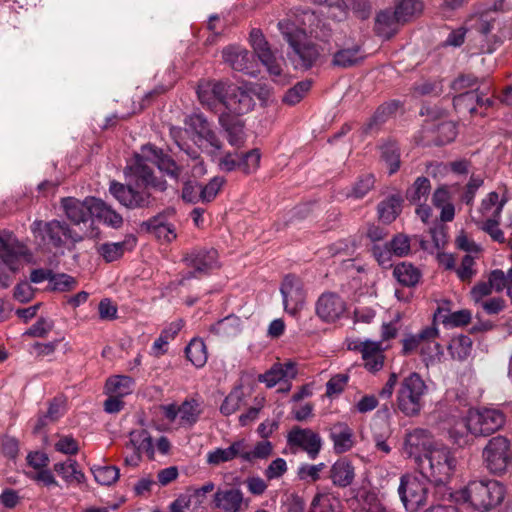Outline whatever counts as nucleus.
I'll return each instance as SVG.
<instances>
[{
    "label": "nucleus",
    "mask_w": 512,
    "mask_h": 512,
    "mask_svg": "<svg viewBox=\"0 0 512 512\" xmlns=\"http://www.w3.org/2000/svg\"><path fill=\"white\" fill-rule=\"evenodd\" d=\"M284 38L293 50L290 58L296 68H310L319 56L317 48L308 41L304 30L293 23L281 21L278 23Z\"/></svg>",
    "instance_id": "6"
},
{
    "label": "nucleus",
    "mask_w": 512,
    "mask_h": 512,
    "mask_svg": "<svg viewBox=\"0 0 512 512\" xmlns=\"http://www.w3.org/2000/svg\"><path fill=\"white\" fill-rule=\"evenodd\" d=\"M148 228L158 239L165 242H171L177 236L174 225L164 221L161 216L150 220Z\"/></svg>",
    "instance_id": "44"
},
{
    "label": "nucleus",
    "mask_w": 512,
    "mask_h": 512,
    "mask_svg": "<svg viewBox=\"0 0 512 512\" xmlns=\"http://www.w3.org/2000/svg\"><path fill=\"white\" fill-rule=\"evenodd\" d=\"M433 205L441 210L440 218L443 222H450L455 215V208L451 201V193L448 186L438 187L432 195Z\"/></svg>",
    "instance_id": "33"
},
{
    "label": "nucleus",
    "mask_w": 512,
    "mask_h": 512,
    "mask_svg": "<svg viewBox=\"0 0 512 512\" xmlns=\"http://www.w3.org/2000/svg\"><path fill=\"white\" fill-rule=\"evenodd\" d=\"M211 331L223 337L237 335L240 331L239 321L235 317H226L213 325Z\"/></svg>",
    "instance_id": "53"
},
{
    "label": "nucleus",
    "mask_w": 512,
    "mask_h": 512,
    "mask_svg": "<svg viewBox=\"0 0 512 512\" xmlns=\"http://www.w3.org/2000/svg\"><path fill=\"white\" fill-rule=\"evenodd\" d=\"M185 125L187 127L185 130L179 127H171L170 135L180 150L184 151L191 159H198L199 153L198 150L191 148L184 142V136L188 134V132L192 133L194 144L202 152L213 156L221 149V141L202 114L195 113L188 116L185 119Z\"/></svg>",
    "instance_id": "2"
},
{
    "label": "nucleus",
    "mask_w": 512,
    "mask_h": 512,
    "mask_svg": "<svg viewBox=\"0 0 512 512\" xmlns=\"http://www.w3.org/2000/svg\"><path fill=\"white\" fill-rule=\"evenodd\" d=\"M439 330L435 324L423 328L417 334H407L402 339V353L409 355L419 353L424 361H433L443 354L437 342Z\"/></svg>",
    "instance_id": "8"
},
{
    "label": "nucleus",
    "mask_w": 512,
    "mask_h": 512,
    "mask_svg": "<svg viewBox=\"0 0 512 512\" xmlns=\"http://www.w3.org/2000/svg\"><path fill=\"white\" fill-rule=\"evenodd\" d=\"M441 322L448 327H460L467 325L472 318V314L468 309H462L451 313H444L442 308H438L435 314Z\"/></svg>",
    "instance_id": "42"
},
{
    "label": "nucleus",
    "mask_w": 512,
    "mask_h": 512,
    "mask_svg": "<svg viewBox=\"0 0 512 512\" xmlns=\"http://www.w3.org/2000/svg\"><path fill=\"white\" fill-rule=\"evenodd\" d=\"M225 183V179L220 176H216L210 180L205 186L200 185L199 198L202 202L212 201L219 193Z\"/></svg>",
    "instance_id": "54"
},
{
    "label": "nucleus",
    "mask_w": 512,
    "mask_h": 512,
    "mask_svg": "<svg viewBox=\"0 0 512 512\" xmlns=\"http://www.w3.org/2000/svg\"><path fill=\"white\" fill-rule=\"evenodd\" d=\"M136 240L133 237L127 238L122 242H107L97 246V252L106 262H113L120 259L126 251H130L135 246Z\"/></svg>",
    "instance_id": "31"
},
{
    "label": "nucleus",
    "mask_w": 512,
    "mask_h": 512,
    "mask_svg": "<svg viewBox=\"0 0 512 512\" xmlns=\"http://www.w3.org/2000/svg\"><path fill=\"white\" fill-rule=\"evenodd\" d=\"M76 286V280L67 274H53L50 278L49 287L55 291H68Z\"/></svg>",
    "instance_id": "60"
},
{
    "label": "nucleus",
    "mask_w": 512,
    "mask_h": 512,
    "mask_svg": "<svg viewBox=\"0 0 512 512\" xmlns=\"http://www.w3.org/2000/svg\"><path fill=\"white\" fill-rule=\"evenodd\" d=\"M0 257L10 270L17 269V260L23 258L30 260L31 255L27 247L10 234L0 235Z\"/></svg>",
    "instance_id": "21"
},
{
    "label": "nucleus",
    "mask_w": 512,
    "mask_h": 512,
    "mask_svg": "<svg viewBox=\"0 0 512 512\" xmlns=\"http://www.w3.org/2000/svg\"><path fill=\"white\" fill-rule=\"evenodd\" d=\"M54 471L68 484H80L85 479L84 474L78 469L77 462L74 460L56 463Z\"/></svg>",
    "instance_id": "38"
},
{
    "label": "nucleus",
    "mask_w": 512,
    "mask_h": 512,
    "mask_svg": "<svg viewBox=\"0 0 512 512\" xmlns=\"http://www.w3.org/2000/svg\"><path fill=\"white\" fill-rule=\"evenodd\" d=\"M188 360L197 368L203 367L208 359L206 345L201 339H192L186 347Z\"/></svg>",
    "instance_id": "43"
},
{
    "label": "nucleus",
    "mask_w": 512,
    "mask_h": 512,
    "mask_svg": "<svg viewBox=\"0 0 512 512\" xmlns=\"http://www.w3.org/2000/svg\"><path fill=\"white\" fill-rule=\"evenodd\" d=\"M505 423L504 414L493 408L470 410L465 427L474 436H488L498 431Z\"/></svg>",
    "instance_id": "11"
},
{
    "label": "nucleus",
    "mask_w": 512,
    "mask_h": 512,
    "mask_svg": "<svg viewBox=\"0 0 512 512\" xmlns=\"http://www.w3.org/2000/svg\"><path fill=\"white\" fill-rule=\"evenodd\" d=\"M310 512H341L340 501L330 494H318L312 501Z\"/></svg>",
    "instance_id": "49"
},
{
    "label": "nucleus",
    "mask_w": 512,
    "mask_h": 512,
    "mask_svg": "<svg viewBox=\"0 0 512 512\" xmlns=\"http://www.w3.org/2000/svg\"><path fill=\"white\" fill-rule=\"evenodd\" d=\"M127 449L145 453L149 458L154 456V445L149 433L145 430H135L130 433V441Z\"/></svg>",
    "instance_id": "37"
},
{
    "label": "nucleus",
    "mask_w": 512,
    "mask_h": 512,
    "mask_svg": "<svg viewBox=\"0 0 512 512\" xmlns=\"http://www.w3.org/2000/svg\"><path fill=\"white\" fill-rule=\"evenodd\" d=\"M325 468L326 465L324 463H319L316 465L302 464L298 468L297 475L302 481L315 482L320 479V474Z\"/></svg>",
    "instance_id": "57"
},
{
    "label": "nucleus",
    "mask_w": 512,
    "mask_h": 512,
    "mask_svg": "<svg viewBox=\"0 0 512 512\" xmlns=\"http://www.w3.org/2000/svg\"><path fill=\"white\" fill-rule=\"evenodd\" d=\"M486 468L493 474H503L512 468V449L510 442L503 436L490 439L483 449Z\"/></svg>",
    "instance_id": "10"
},
{
    "label": "nucleus",
    "mask_w": 512,
    "mask_h": 512,
    "mask_svg": "<svg viewBox=\"0 0 512 512\" xmlns=\"http://www.w3.org/2000/svg\"><path fill=\"white\" fill-rule=\"evenodd\" d=\"M363 59L360 48L355 46L352 48L342 49L335 53L333 64L341 68L353 66Z\"/></svg>",
    "instance_id": "48"
},
{
    "label": "nucleus",
    "mask_w": 512,
    "mask_h": 512,
    "mask_svg": "<svg viewBox=\"0 0 512 512\" xmlns=\"http://www.w3.org/2000/svg\"><path fill=\"white\" fill-rule=\"evenodd\" d=\"M373 255L378 264L383 268H390L392 266L394 253L387 243L384 245H375L373 247Z\"/></svg>",
    "instance_id": "63"
},
{
    "label": "nucleus",
    "mask_w": 512,
    "mask_h": 512,
    "mask_svg": "<svg viewBox=\"0 0 512 512\" xmlns=\"http://www.w3.org/2000/svg\"><path fill=\"white\" fill-rule=\"evenodd\" d=\"M222 56L232 69L250 75L255 74V60L245 48L234 45L228 46L223 49Z\"/></svg>",
    "instance_id": "24"
},
{
    "label": "nucleus",
    "mask_w": 512,
    "mask_h": 512,
    "mask_svg": "<svg viewBox=\"0 0 512 512\" xmlns=\"http://www.w3.org/2000/svg\"><path fill=\"white\" fill-rule=\"evenodd\" d=\"M394 277L404 286H414L420 278L419 270L410 263L398 264L393 271Z\"/></svg>",
    "instance_id": "45"
},
{
    "label": "nucleus",
    "mask_w": 512,
    "mask_h": 512,
    "mask_svg": "<svg viewBox=\"0 0 512 512\" xmlns=\"http://www.w3.org/2000/svg\"><path fill=\"white\" fill-rule=\"evenodd\" d=\"M94 203L93 217L98 218L99 220L103 221L104 224L112 228H119L122 225L123 219L120 214H118L100 199H97Z\"/></svg>",
    "instance_id": "40"
},
{
    "label": "nucleus",
    "mask_w": 512,
    "mask_h": 512,
    "mask_svg": "<svg viewBox=\"0 0 512 512\" xmlns=\"http://www.w3.org/2000/svg\"><path fill=\"white\" fill-rule=\"evenodd\" d=\"M134 388V380L129 376H113L106 382V390L109 395L124 397L130 394Z\"/></svg>",
    "instance_id": "41"
},
{
    "label": "nucleus",
    "mask_w": 512,
    "mask_h": 512,
    "mask_svg": "<svg viewBox=\"0 0 512 512\" xmlns=\"http://www.w3.org/2000/svg\"><path fill=\"white\" fill-rule=\"evenodd\" d=\"M219 123L226 131L228 142L232 146L240 147L244 143V122L241 117H230L227 114H220Z\"/></svg>",
    "instance_id": "30"
},
{
    "label": "nucleus",
    "mask_w": 512,
    "mask_h": 512,
    "mask_svg": "<svg viewBox=\"0 0 512 512\" xmlns=\"http://www.w3.org/2000/svg\"><path fill=\"white\" fill-rule=\"evenodd\" d=\"M400 209L401 203L399 199L391 197L379 204V217L383 222L390 223L398 216Z\"/></svg>",
    "instance_id": "50"
},
{
    "label": "nucleus",
    "mask_w": 512,
    "mask_h": 512,
    "mask_svg": "<svg viewBox=\"0 0 512 512\" xmlns=\"http://www.w3.org/2000/svg\"><path fill=\"white\" fill-rule=\"evenodd\" d=\"M428 386L416 372L404 377L397 392V407L406 416L413 417L420 413L424 406L423 398Z\"/></svg>",
    "instance_id": "7"
},
{
    "label": "nucleus",
    "mask_w": 512,
    "mask_h": 512,
    "mask_svg": "<svg viewBox=\"0 0 512 512\" xmlns=\"http://www.w3.org/2000/svg\"><path fill=\"white\" fill-rule=\"evenodd\" d=\"M472 344L469 336L459 335L450 341L448 349L454 359L464 360L471 354Z\"/></svg>",
    "instance_id": "47"
},
{
    "label": "nucleus",
    "mask_w": 512,
    "mask_h": 512,
    "mask_svg": "<svg viewBox=\"0 0 512 512\" xmlns=\"http://www.w3.org/2000/svg\"><path fill=\"white\" fill-rule=\"evenodd\" d=\"M394 253V256L405 257L410 252V239L404 234H397L387 243Z\"/></svg>",
    "instance_id": "61"
},
{
    "label": "nucleus",
    "mask_w": 512,
    "mask_h": 512,
    "mask_svg": "<svg viewBox=\"0 0 512 512\" xmlns=\"http://www.w3.org/2000/svg\"><path fill=\"white\" fill-rule=\"evenodd\" d=\"M425 479L407 474L401 477L398 492L408 512H416L425 506L428 498V487Z\"/></svg>",
    "instance_id": "13"
},
{
    "label": "nucleus",
    "mask_w": 512,
    "mask_h": 512,
    "mask_svg": "<svg viewBox=\"0 0 512 512\" xmlns=\"http://www.w3.org/2000/svg\"><path fill=\"white\" fill-rule=\"evenodd\" d=\"M236 458L243 461V440L237 439L228 447H218L206 454V463L211 467H218L224 463L231 462Z\"/></svg>",
    "instance_id": "27"
},
{
    "label": "nucleus",
    "mask_w": 512,
    "mask_h": 512,
    "mask_svg": "<svg viewBox=\"0 0 512 512\" xmlns=\"http://www.w3.org/2000/svg\"><path fill=\"white\" fill-rule=\"evenodd\" d=\"M243 405V392L240 389L232 391L220 407L223 415L229 416L238 411Z\"/></svg>",
    "instance_id": "55"
},
{
    "label": "nucleus",
    "mask_w": 512,
    "mask_h": 512,
    "mask_svg": "<svg viewBox=\"0 0 512 512\" xmlns=\"http://www.w3.org/2000/svg\"><path fill=\"white\" fill-rule=\"evenodd\" d=\"M31 229L35 237H40L46 245L55 248L64 246L67 240L74 243L82 240V236L73 232L65 222L58 220L35 221Z\"/></svg>",
    "instance_id": "12"
},
{
    "label": "nucleus",
    "mask_w": 512,
    "mask_h": 512,
    "mask_svg": "<svg viewBox=\"0 0 512 512\" xmlns=\"http://www.w3.org/2000/svg\"><path fill=\"white\" fill-rule=\"evenodd\" d=\"M148 162L156 165L161 172L170 177H178L179 168L168 155L163 154L161 150L153 145H144L141 153L135 155L133 161L125 169V174L130 178V183L125 186L112 181L110 184V193L123 206L127 208L149 206L152 202L151 191H164L166 189V182L153 175Z\"/></svg>",
    "instance_id": "1"
},
{
    "label": "nucleus",
    "mask_w": 512,
    "mask_h": 512,
    "mask_svg": "<svg viewBox=\"0 0 512 512\" xmlns=\"http://www.w3.org/2000/svg\"><path fill=\"white\" fill-rule=\"evenodd\" d=\"M287 443L291 449L302 450L310 459H315L323 445L321 436L309 428L293 427L287 435Z\"/></svg>",
    "instance_id": "15"
},
{
    "label": "nucleus",
    "mask_w": 512,
    "mask_h": 512,
    "mask_svg": "<svg viewBox=\"0 0 512 512\" xmlns=\"http://www.w3.org/2000/svg\"><path fill=\"white\" fill-rule=\"evenodd\" d=\"M222 105L223 110L220 114H227L230 117H241L253 109L255 100L252 91L247 87L228 83Z\"/></svg>",
    "instance_id": "14"
},
{
    "label": "nucleus",
    "mask_w": 512,
    "mask_h": 512,
    "mask_svg": "<svg viewBox=\"0 0 512 512\" xmlns=\"http://www.w3.org/2000/svg\"><path fill=\"white\" fill-rule=\"evenodd\" d=\"M354 476V467L345 459L336 461L330 470V478L338 487L349 486L353 482Z\"/></svg>",
    "instance_id": "34"
},
{
    "label": "nucleus",
    "mask_w": 512,
    "mask_h": 512,
    "mask_svg": "<svg viewBox=\"0 0 512 512\" xmlns=\"http://www.w3.org/2000/svg\"><path fill=\"white\" fill-rule=\"evenodd\" d=\"M214 506L224 512H241L249 505L244 494L237 488L218 489L214 494Z\"/></svg>",
    "instance_id": "25"
},
{
    "label": "nucleus",
    "mask_w": 512,
    "mask_h": 512,
    "mask_svg": "<svg viewBox=\"0 0 512 512\" xmlns=\"http://www.w3.org/2000/svg\"><path fill=\"white\" fill-rule=\"evenodd\" d=\"M347 304L334 292L322 293L315 304L316 315L324 322L333 323L345 315Z\"/></svg>",
    "instance_id": "18"
},
{
    "label": "nucleus",
    "mask_w": 512,
    "mask_h": 512,
    "mask_svg": "<svg viewBox=\"0 0 512 512\" xmlns=\"http://www.w3.org/2000/svg\"><path fill=\"white\" fill-rule=\"evenodd\" d=\"M330 437L337 453L349 451L354 445L353 431L346 423H336L331 427Z\"/></svg>",
    "instance_id": "32"
},
{
    "label": "nucleus",
    "mask_w": 512,
    "mask_h": 512,
    "mask_svg": "<svg viewBox=\"0 0 512 512\" xmlns=\"http://www.w3.org/2000/svg\"><path fill=\"white\" fill-rule=\"evenodd\" d=\"M250 44L273 81L281 85L288 83V76L283 70L284 59L275 55L259 29L250 32Z\"/></svg>",
    "instance_id": "9"
},
{
    "label": "nucleus",
    "mask_w": 512,
    "mask_h": 512,
    "mask_svg": "<svg viewBox=\"0 0 512 512\" xmlns=\"http://www.w3.org/2000/svg\"><path fill=\"white\" fill-rule=\"evenodd\" d=\"M433 435L426 429L416 428L405 436L403 452L418 463L423 456L428 454L434 446L439 445Z\"/></svg>",
    "instance_id": "16"
},
{
    "label": "nucleus",
    "mask_w": 512,
    "mask_h": 512,
    "mask_svg": "<svg viewBox=\"0 0 512 512\" xmlns=\"http://www.w3.org/2000/svg\"><path fill=\"white\" fill-rule=\"evenodd\" d=\"M388 348L382 342L371 341L362 352V360L364 367L371 373L380 371L384 366L385 355L384 351Z\"/></svg>",
    "instance_id": "29"
},
{
    "label": "nucleus",
    "mask_w": 512,
    "mask_h": 512,
    "mask_svg": "<svg viewBox=\"0 0 512 512\" xmlns=\"http://www.w3.org/2000/svg\"><path fill=\"white\" fill-rule=\"evenodd\" d=\"M401 22L396 18L394 12L385 10L377 15L375 30L378 35L386 39L396 34Z\"/></svg>",
    "instance_id": "35"
},
{
    "label": "nucleus",
    "mask_w": 512,
    "mask_h": 512,
    "mask_svg": "<svg viewBox=\"0 0 512 512\" xmlns=\"http://www.w3.org/2000/svg\"><path fill=\"white\" fill-rule=\"evenodd\" d=\"M280 290L286 312L296 315L304 306L306 298L301 280L294 275H287Z\"/></svg>",
    "instance_id": "19"
},
{
    "label": "nucleus",
    "mask_w": 512,
    "mask_h": 512,
    "mask_svg": "<svg viewBox=\"0 0 512 512\" xmlns=\"http://www.w3.org/2000/svg\"><path fill=\"white\" fill-rule=\"evenodd\" d=\"M241 440H243L244 462H253L256 459H266L272 454L273 446L271 442L267 440L259 441L253 447L246 439L241 438Z\"/></svg>",
    "instance_id": "36"
},
{
    "label": "nucleus",
    "mask_w": 512,
    "mask_h": 512,
    "mask_svg": "<svg viewBox=\"0 0 512 512\" xmlns=\"http://www.w3.org/2000/svg\"><path fill=\"white\" fill-rule=\"evenodd\" d=\"M506 203L507 197L505 195H499L497 192L492 191L482 199L476 215L472 216V221L478 228L499 243L505 242L504 233L499 228V225Z\"/></svg>",
    "instance_id": "5"
},
{
    "label": "nucleus",
    "mask_w": 512,
    "mask_h": 512,
    "mask_svg": "<svg viewBox=\"0 0 512 512\" xmlns=\"http://www.w3.org/2000/svg\"><path fill=\"white\" fill-rule=\"evenodd\" d=\"M374 176L371 174H366L362 176L353 186L351 191V196L355 198L364 197L370 189L374 186Z\"/></svg>",
    "instance_id": "64"
},
{
    "label": "nucleus",
    "mask_w": 512,
    "mask_h": 512,
    "mask_svg": "<svg viewBox=\"0 0 512 512\" xmlns=\"http://www.w3.org/2000/svg\"><path fill=\"white\" fill-rule=\"evenodd\" d=\"M184 261L188 267L194 268L189 277H197L219 267L218 252L212 248L194 250L184 258Z\"/></svg>",
    "instance_id": "22"
},
{
    "label": "nucleus",
    "mask_w": 512,
    "mask_h": 512,
    "mask_svg": "<svg viewBox=\"0 0 512 512\" xmlns=\"http://www.w3.org/2000/svg\"><path fill=\"white\" fill-rule=\"evenodd\" d=\"M417 466L423 479L439 485L446 483L453 475L457 459L448 446L440 443L423 456Z\"/></svg>",
    "instance_id": "3"
},
{
    "label": "nucleus",
    "mask_w": 512,
    "mask_h": 512,
    "mask_svg": "<svg viewBox=\"0 0 512 512\" xmlns=\"http://www.w3.org/2000/svg\"><path fill=\"white\" fill-rule=\"evenodd\" d=\"M381 157L389 167V173H395L400 167V154L397 145L389 142L381 146Z\"/></svg>",
    "instance_id": "51"
},
{
    "label": "nucleus",
    "mask_w": 512,
    "mask_h": 512,
    "mask_svg": "<svg viewBox=\"0 0 512 512\" xmlns=\"http://www.w3.org/2000/svg\"><path fill=\"white\" fill-rule=\"evenodd\" d=\"M310 88H311V81H309V80L301 81L287 91V93L283 97V101L286 104L295 105L302 100V98L310 90Z\"/></svg>",
    "instance_id": "56"
},
{
    "label": "nucleus",
    "mask_w": 512,
    "mask_h": 512,
    "mask_svg": "<svg viewBox=\"0 0 512 512\" xmlns=\"http://www.w3.org/2000/svg\"><path fill=\"white\" fill-rule=\"evenodd\" d=\"M466 417L458 422H456L449 429V436L454 441L455 444L459 446L466 445L469 442L468 434L470 432L465 427Z\"/></svg>",
    "instance_id": "62"
},
{
    "label": "nucleus",
    "mask_w": 512,
    "mask_h": 512,
    "mask_svg": "<svg viewBox=\"0 0 512 512\" xmlns=\"http://www.w3.org/2000/svg\"><path fill=\"white\" fill-rule=\"evenodd\" d=\"M97 198H86L84 201L68 197L62 200V207L67 218L74 224L87 222L94 214V202Z\"/></svg>",
    "instance_id": "23"
},
{
    "label": "nucleus",
    "mask_w": 512,
    "mask_h": 512,
    "mask_svg": "<svg viewBox=\"0 0 512 512\" xmlns=\"http://www.w3.org/2000/svg\"><path fill=\"white\" fill-rule=\"evenodd\" d=\"M423 10V4L419 0H402L399 2L395 9L394 13L396 15V18L401 22L403 25L406 22L411 21Z\"/></svg>",
    "instance_id": "39"
},
{
    "label": "nucleus",
    "mask_w": 512,
    "mask_h": 512,
    "mask_svg": "<svg viewBox=\"0 0 512 512\" xmlns=\"http://www.w3.org/2000/svg\"><path fill=\"white\" fill-rule=\"evenodd\" d=\"M165 418L180 427H191L201 414L200 404L194 400H185L181 405L170 404L163 406Z\"/></svg>",
    "instance_id": "17"
},
{
    "label": "nucleus",
    "mask_w": 512,
    "mask_h": 512,
    "mask_svg": "<svg viewBox=\"0 0 512 512\" xmlns=\"http://www.w3.org/2000/svg\"><path fill=\"white\" fill-rule=\"evenodd\" d=\"M227 82L203 80L199 83L197 94L203 106L215 113L223 110L222 100L226 93Z\"/></svg>",
    "instance_id": "20"
},
{
    "label": "nucleus",
    "mask_w": 512,
    "mask_h": 512,
    "mask_svg": "<svg viewBox=\"0 0 512 512\" xmlns=\"http://www.w3.org/2000/svg\"><path fill=\"white\" fill-rule=\"evenodd\" d=\"M296 375L297 369L294 362L275 363L269 370L258 376V381L264 383L268 388H272L278 383L294 379Z\"/></svg>",
    "instance_id": "26"
},
{
    "label": "nucleus",
    "mask_w": 512,
    "mask_h": 512,
    "mask_svg": "<svg viewBox=\"0 0 512 512\" xmlns=\"http://www.w3.org/2000/svg\"><path fill=\"white\" fill-rule=\"evenodd\" d=\"M477 84V79L472 75H461L455 79L451 88L456 92H461L457 97L454 98V105L459 106L461 102L476 100L479 105L491 106L492 100L489 98L483 99L478 96L475 92H462L465 89L472 88Z\"/></svg>",
    "instance_id": "28"
},
{
    "label": "nucleus",
    "mask_w": 512,
    "mask_h": 512,
    "mask_svg": "<svg viewBox=\"0 0 512 512\" xmlns=\"http://www.w3.org/2000/svg\"><path fill=\"white\" fill-rule=\"evenodd\" d=\"M260 158L261 155L257 149L247 152L240 158V170L246 174L255 172L259 167Z\"/></svg>",
    "instance_id": "59"
},
{
    "label": "nucleus",
    "mask_w": 512,
    "mask_h": 512,
    "mask_svg": "<svg viewBox=\"0 0 512 512\" xmlns=\"http://www.w3.org/2000/svg\"><path fill=\"white\" fill-rule=\"evenodd\" d=\"M505 488L496 480L472 481L464 489L455 493L457 502L469 503L480 511H488L498 506L504 499Z\"/></svg>",
    "instance_id": "4"
},
{
    "label": "nucleus",
    "mask_w": 512,
    "mask_h": 512,
    "mask_svg": "<svg viewBox=\"0 0 512 512\" xmlns=\"http://www.w3.org/2000/svg\"><path fill=\"white\" fill-rule=\"evenodd\" d=\"M431 190L430 181L426 177H418L407 190V199L412 203L425 202Z\"/></svg>",
    "instance_id": "46"
},
{
    "label": "nucleus",
    "mask_w": 512,
    "mask_h": 512,
    "mask_svg": "<svg viewBox=\"0 0 512 512\" xmlns=\"http://www.w3.org/2000/svg\"><path fill=\"white\" fill-rule=\"evenodd\" d=\"M95 480L101 485H111L119 478L116 466H94L92 469Z\"/></svg>",
    "instance_id": "52"
},
{
    "label": "nucleus",
    "mask_w": 512,
    "mask_h": 512,
    "mask_svg": "<svg viewBox=\"0 0 512 512\" xmlns=\"http://www.w3.org/2000/svg\"><path fill=\"white\" fill-rule=\"evenodd\" d=\"M314 3L327 6V15L335 20H341L346 15V5L343 0H312Z\"/></svg>",
    "instance_id": "58"
}]
</instances>
